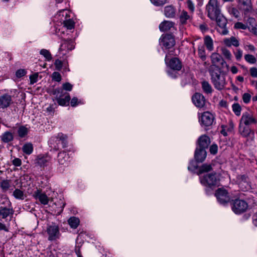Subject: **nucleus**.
I'll use <instances>...</instances> for the list:
<instances>
[{
	"mask_svg": "<svg viewBox=\"0 0 257 257\" xmlns=\"http://www.w3.org/2000/svg\"><path fill=\"white\" fill-rule=\"evenodd\" d=\"M62 89L56 88L53 91V94L56 96V100L58 103L62 106L68 105L70 100V96L68 93L65 92L64 90L70 91L73 85L68 82L62 85Z\"/></svg>",
	"mask_w": 257,
	"mask_h": 257,
	"instance_id": "f257e3e1",
	"label": "nucleus"
},
{
	"mask_svg": "<svg viewBox=\"0 0 257 257\" xmlns=\"http://www.w3.org/2000/svg\"><path fill=\"white\" fill-rule=\"evenodd\" d=\"M207 16L211 20H215L216 17L221 14L219 5L217 0H209L206 6Z\"/></svg>",
	"mask_w": 257,
	"mask_h": 257,
	"instance_id": "f03ea898",
	"label": "nucleus"
},
{
	"mask_svg": "<svg viewBox=\"0 0 257 257\" xmlns=\"http://www.w3.org/2000/svg\"><path fill=\"white\" fill-rule=\"evenodd\" d=\"M46 232L48 235V239L49 240H55L60 237V233L59 226L54 223L48 225Z\"/></svg>",
	"mask_w": 257,
	"mask_h": 257,
	"instance_id": "7ed1b4c3",
	"label": "nucleus"
},
{
	"mask_svg": "<svg viewBox=\"0 0 257 257\" xmlns=\"http://www.w3.org/2000/svg\"><path fill=\"white\" fill-rule=\"evenodd\" d=\"M200 181L202 185L209 187L217 185L218 183L216 173H210L203 177H200Z\"/></svg>",
	"mask_w": 257,
	"mask_h": 257,
	"instance_id": "20e7f679",
	"label": "nucleus"
},
{
	"mask_svg": "<svg viewBox=\"0 0 257 257\" xmlns=\"http://www.w3.org/2000/svg\"><path fill=\"white\" fill-rule=\"evenodd\" d=\"M232 210L236 214H240L248 208L247 203L243 200L236 199L232 204Z\"/></svg>",
	"mask_w": 257,
	"mask_h": 257,
	"instance_id": "39448f33",
	"label": "nucleus"
},
{
	"mask_svg": "<svg viewBox=\"0 0 257 257\" xmlns=\"http://www.w3.org/2000/svg\"><path fill=\"white\" fill-rule=\"evenodd\" d=\"M215 119L213 114L209 111H205L202 113L199 120L201 125L209 126L213 124Z\"/></svg>",
	"mask_w": 257,
	"mask_h": 257,
	"instance_id": "423d86ee",
	"label": "nucleus"
},
{
	"mask_svg": "<svg viewBox=\"0 0 257 257\" xmlns=\"http://www.w3.org/2000/svg\"><path fill=\"white\" fill-rule=\"evenodd\" d=\"M216 20L218 28V32L221 35H225L228 33L226 25L227 23V19L221 14L219 15L215 19Z\"/></svg>",
	"mask_w": 257,
	"mask_h": 257,
	"instance_id": "0eeeda50",
	"label": "nucleus"
},
{
	"mask_svg": "<svg viewBox=\"0 0 257 257\" xmlns=\"http://www.w3.org/2000/svg\"><path fill=\"white\" fill-rule=\"evenodd\" d=\"M160 43L166 49H170L175 45L174 36L169 34H163L160 39Z\"/></svg>",
	"mask_w": 257,
	"mask_h": 257,
	"instance_id": "6e6552de",
	"label": "nucleus"
},
{
	"mask_svg": "<svg viewBox=\"0 0 257 257\" xmlns=\"http://www.w3.org/2000/svg\"><path fill=\"white\" fill-rule=\"evenodd\" d=\"M211 82L214 87L219 90L223 89L225 85L226 81L224 75H219L217 76L216 73L213 74L211 78Z\"/></svg>",
	"mask_w": 257,
	"mask_h": 257,
	"instance_id": "1a4fd4ad",
	"label": "nucleus"
},
{
	"mask_svg": "<svg viewBox=\"0 0 257 257\" xmlns=\"http://www.w3.org/2000/svg\"><path fill=\"white\" fill-rule=\"evenodd\" d=\"M228 65H210L209 68V72L212 77L213 74L216 73L217 76L219 75H225L228 71Z\"/></svg>",
	"mask_w": 257,
	"mask_h": 257,
	"instance_id": "9d476101",
	"label": "nucleus"
},
{
	"mask_svg": "<svg viewBox=\"0 0 257 257\" xmlns=\"http://www.w3.org/2000/svg\"><path fill=\"white\" fill-rule=\"evenodd\" d=\"M13 103L12 96L5 93L0 96V109L5 110Z\"/></svg>",
	"mask_w": 257,
	"mask_h": 257,
	"instance_id": "9b49d317",
	"label": "nucleus"
},
{
	"mask_svg": "<svg viewBox=\"0 0 257 257\" xmlns=\"http://www.w3.org/2000/svg\"><path fill=\"white\" fill-rule=\"evenodd\" d=\"M215 196L218 201L222 204H225L228 203L230 200V197L228 192L224 189L221 188L218 189L216 191Z\"/></svg>",
	"mask_w": 257,
	"mask_h": 257,
	"instance_id": "f8f14e48",
	"label": "nucleus"
},
{
	"mask_svg": "<svg viewBox=\"0 0 257 257\" xmlns=\"http://www.w3.org/2000/svg\"><path fill=\"white\" fill-rule=\"evenodd\" d=\"M238 186L240 189L243 191L249 190L251 188L248 178L244 175H239L237 177Z\"/></svg>",
	"mask_w": 257,
	"mask_h": 257,
	"instance_id": "ddd939ff",
	"label": "nucleus"
},
{
	"mask_svg": "<svg viewBox=\"0 0 257 257\" xmlns=\"http://www.w3.org/2000/svg\"><path fill=\"white\" fill-rule=\"evenodd\" d=\"M256 123V120L251 112H245L242 114L240 120L241 124L243 123L246 126H248Z\"/></svg>",
	"mask_w": 257,
	"mask_h": 257,
	"instance_id": "4468645a",
	"label": "nucleus"
},
{
	"mask_svg": "<svg viewBox=\"0 0 257 257\" xmlns=\"http://www.w3.org/2000/svg\"><path fill=\"white\" fill-rule=\"evenodd\" d=\"M194 105L199 108H202L205 106L206 99L204 96L201 93H196L192 98Z\"/></svg>",
	"mask_w": 257,
	"mask_h": 257,
	"instance_id": "2eb2a0df",
	"label": "nucleus"
},
{
	"mask_svg": "<svg viewBox=\"0 0 257 257\" xmlns=\"http://www.w3.org/2000/svg\"><path fill=\"white\" fill-rule=\"evenodd\" d=\"M69 155L65 151H62L58 153L57 156V162L59 165L66 166L70 162Z\"/></svg>",
	"mask_w": 257,
	"mask_h": 257,
	"instance_id": "dca6fc26",
	"label": "nucleus"
},
{
	"mask_svg": "<svg viewBox=\"0 0 257 257\" xmlns=\"http://www.w3.org/2000/svg\"><path fill=\"white\" fill-rule=\"evenodd\" d=\"M181 69L182 65H167L166 71L170 76L176 78L179 72H182Z\"/></svg>",
	"mask_w": 257,
	"mask_h": 257,
	"instance_id": "f3484780",
	"label": "nucleus"
},
{
	"mask_svg": "<svg viewBox=\"0 0 257 257\" xmlns=\"http://www.w3.org/2000/svg\"><path fill=\"white\" fill-rule=\"evenodd\" d=\"M33 196L36 200H38L43 205H47L49 202V199L48 197L45 193H42L39 190L35 191Z\"/></svg>",
	"mask_w": 257,
	"mask_h": 257,
	"instance_id": "a211bd4d",
	"label": "nucleus"
},
{
	"mask_svg": "<svg viewBox=\"0 0 257 257\" xmlns=\"http://www.w3.org/2000/svg\"><path fill=\"white\" fill-rule=\"evenodd\" d=\"M14 211L12 208L7 207H0V217L2 219H7L9 216H12Z\"/></svg>",
	"mask_w": 257,
	"mask_h": 257,
	"instance_id": "6ab92c4d",
	"label": "nucleus"
},
{
	"mask_svg": "<svg viewBox=\"0 0 257 257\" xmlns=\"http://www.w3.org/2000/svg\"><path fill=\"white\" fill-rule=\"evenodd\" d=\"M57 144L61 143L63 148H65L67 146V137L65 135L62 133H59L55 137L52 138L50 141V142L54 141V140Z\"/></svg>",
	"mask_w": 257,
	"mask_h": 257,
	"instance_id": "aec40b11",
	"label": "nucleus"
},
{
	"mask_svg": "<svg viewBox=\"0 0 257 257\" xmlns=\"http://www.w3.org/2000/svg\"><path fill=\"white\" fill-rule=\"evenodd\" d=\"M206 152L205 150L203 149H196L194 157L197 162H202L206 158Z\"/></svg>",
	"mask_w": 257,
	"mask_h": 257,
	"instance_id": "412c9836",
	"label": "nucleus"
},
{
	"mask_svg": "<svg viewBox=\"0 0 257 257\" xmlns=\"http://www.w3.org/2000/svg\"><path fill=\"white\" fill-rule=\"evenodd\" d=\"M64 42L61 44L60 50L63 51L67 49L68 51L73 50L75 47L73 41L71 39H64Z\"/></svg>",
	"mask_w": 257,
	"mask_h": 257,
	"instance_id": "4be33fe9",
	"label": "nucleus"
},
{
	"mask_svg": "<svg viewBox=\"0 0 257 257\" xmlns=\"http://www.w3.org/2000/svg\"><path fill=\"white\" fill-rule=\"evenodd\" d=\"M210 143V139L208 136L205 135L201 136L198 139L199 149L205 150L208 148Z\"/></svg>",
	"mask_w": 257,
	"mask_h": 257,
	"instance_id": "5701e85b",
	"label": "nucleus"
},
{
	"mask_svg": "<svg viewBox=\"0 0 257 257\" xmlns=\"http://www.w3.org/2000/svg\"><path fill=\"white\" fill-rule=\"evenodd\" d=\"M239 4L240 6L241 9L244 11L245 14L250 12L251 10V0H239Z\"/></svg>",
	"mask_w": 257,
	"mask_h": 257,
	"instance_id": "b1692460",
	"label": "nucleus"
},
{
	"mask_svg": "<svg viewBox=\"0 0 257 257\" xmlns=\"http://www.w3.org/2000/svg\"><path fill=\"white\" fill-rule=\"evenodd\" d=\"M174 28V23L171 21H164L159 25V29L162 32L169 31Z\"/></svg>",
	"mask_w": 257,
	"mask_h": 257,
	"instance_id": "393cba45",
	"label": "nucleus"
},
{
	"mask_svg": "<svg viewBox=\"0 0 257 257\" xmlns=\"http://www.w3.org/2000/svg\"><path fill=\"white\" fill-rule=\"evenodd\" d=\"M165 63L166 64H181V63L178 58L172 56L170 53L166 56Z\"/></svg>",
	"mask_w": 257,
	"mask_h": 257,
	"instance_id": "a878e982",
	"label": "nucleus"
},
{
	"mask_svg": "<svg viewBox=\"0 0 257 257\" xmlns=\"http://www.w3.org/2000/svg\"><path fill=\"white\" fill-rule=\"evenodd\" d=\"M223 42L227 47H230L232 45L237 47L239 45L238 40L233 36L231 37L230 38H226L224 39Z\"/></svg>",
	"mask_w": 257,
	"mask_h": 257,
	"instance_id": "bb28decb",
	"label": "nucleus"
},
{
	"mask_svg": "<svg viewBox=\"0 0 257 257\" xmlns=\"http://www.w3.org/2000/svg\"><path fill=\"white\" fill-rule=\"evenodd\" d=\"M165 16L168 18H174L176 15L175 8L172 6H166L164 9Z\"/></svg>",
	"mask_w": 257,
	"mask_h": 257,
	"instance_id": "cd10ccee",
	"label": "nucleus"
},
{
	"mask_svg": "<svg viewBox=\"0 0 257 257\" xmlns=\"http://www.w3.org/2000/svg\"><path fill=\"white\" fill-rule=\"evenodd\" d=\"M1 138L3 142L8 143L13 140L14 136L12 133L6 132L2 135Z\"/></svg>",
	"mask_w": 257,
	"mask_h": 257,
	"instance_id": "c85d7f7f",
	"label": "nucleus"
},
{
	"mask_svg": "<svg viewBox=\"0 0 257 257\" xmlns=\"http://www.w3.org/2000/svg\"><path fill=\"white\" fill-rule=\"evenodd\" d=\"M204 45L206 48L210 51L213 49V42L212 38L209 36H206L204 38Z\"/></svg>",
	"mask_w": 257,
	"mask_h": 257,
	"instance_id": "c756f323",
	"label": "nucleus"
},
{
	"mask_svg": "<svg viewBox=\"0 0 257 257\" xmlns=\"http://www.w3.org/2000/svg\"><path fill=\"white\" fill-rule=\"evenodd\" d=\"M211 58L213 64L219 63L220 64H223L224 62L222 56L218 53H213L211 55Z\"/></svg>",
	"mask_w": 257,
	"mask_h": 257,
	"instance_id": "7c9ffc66",
	"label": "nucleus"
},
{
	"mask_svg": "<svg viewBox=\"0 0 257 257\" xmlns=\"http://www.w3.org/2000/svg\"><path fill=\"white\" fill-rule=\"evenodd\" d=\"M201 86L204 93L206 94H211L212 92V87L208 82L206 81H203L201 82Z\"/></svg>",
	"mask_w": 257,
	"mask_h": 257,
	"instance_id": "2f4dec72",
	"label": "nucleus"
},
{
	"mask_svg": "<svg viewBox=\"0 0 257 257\" xmlns=\"http://www.w3.org/2000/svg\"><path fill=\"white\" fill-rule=\"evenodd\" d=\"M68 223L71 228L75 229L79 224L80 221L78 218L73 216L68 220Z\"/></svg>",
	"mask_w": 257,
	"mask_h": 257,
	"instance_id": "473e14b6",
	"label": "nucleus"
},
{
	"mask_svg": "<svg viewBox=\"0 0 257 257\" xmlns=\"http://www.w3.org/2000/svg\"><path fill=\"white\" fill-rule=\"evenodd\" d=\"M212 169V166L210 164H203L198 168V175H200L202 173L208 172Z\"/></svg>",
	"mask_w": 257,
	"mask_h": 257,
	"instance_id": "72a5a7b5",
	"label": "nucleus"
},
{
	"mask_svg": "<svg viewBox=\"0 0 257 257\" xmlns=\"http://www.w3.org/2000/svg\"><path fill=\"white\" fill-rule=\"evenodd\" d=\"M239 131L240 134L244 137H247L251 132L248 127L243 126L241 123L239 125Z\"/></svg>",
	"mask_w": 257,
	"mask_h": 257,
	"instance_id": "f704fd0d",
	"label": "nucleus"
},
{
	"mask_svg": "<svg viewBox=\"0 0 257 257\" xmlns=\"http://www.w3.org/2000/svg\"><path fill=\"white\" fill-rule=\"evenodd\" d=\"M60 19L63 21V24H64V27L69 30H71L72 29L74 28V23L71 19H63L62 18H61Z\"/></svg>",
	"mask_w": 257,
	"mask_h": 257,
	"instance_id": "c9c22d12",
	"label": "nucleus"
},
{
	"mask_svg": "<svg viewBox=\"0 0 257 257\" xmlns=\"http://www.w3.org/2000/svg\"><path fill=\"white\" fill-rule=\"evenodd\" d=\"M22 150L26 154L30 155L33 152V146L31 143L26 144L23 146Z\"/></svg>",
	"mask_w": 257,
	"mask_h": 257,
	"instance_id": "e433bc0d",
	"label": "nucleus"
},
{
	"mask_svg": "<svg viewBox=\"0 0 257 257\" xmlns=\"http://www.w3.org/2000/svg\"><path fill=\"white\" fill-rule=\"evenodd\" d=\"M40 53L45 58V61H50L52 59V55L48 50L44 49H42L40 51Z\"/></svg>",
	"mask_w": 257,
	"mask_h": 257,
	"instance_id": "4c0bfd02",
	"label": "nucleus"
},
{
	"mask_svg": "<svg viewBox=\"0 0 257 257\" xmlns=\"http://www.w3.org/2000/svg\"><path fill=\"white\" fill-rule=\"evenodd\" d=\"M13 195L17 199L24 200L25 198L24 192L19 189H16L14 190Z\"/></svg>",
	"mask_w": 257,
	"mask_h": 257,
	"instance_id": "58836bf2",
	"label": "nucleus"
},
{
	"mask_svg": "<svg viewBox=\"0 0 257 257\" xmlns=\"http://www.w3.org/2000/svg\"><path fill=\"white\" fill-rule=\"evenodd\" d=\"M28 128L24 126H21L18 130V134L21 138L25 137L28 134Z\"/></svg>",
	"mask_w": 257,
	"mask_h": 257,
	"instance_id": "ea45409f",
	"label": "nucleus"
},
{
	"mask_svg": "<svg viewBox=\"0 0 257 257\" xmlns=\"http://www.w3.org/2000/svg\"><path fill=\"white\" fill-rule=\"evenodd\" d=\"M232 111L237 116H239L241 114V107L238 103H234L232 105Z\"/></svg>",
	"mask_w": 257,
	"mask_h": 257,
	"instance_id": "a19ab883",
	"label": "nucleus"
},
{
	"mask_svg": "<svg viewBox=\"0 0 257 257\" xmlns=\"http://www.w3.org/2000/svg\"><path fill=\"white\" fill-rule=\"evenodd\" d=\"M190 18L188 13L186 11H183L180 15V21L182 24L186 23L187 20Z\"/></svg>",
	"mask_w": 257,
	"mask_h": 257,
	"instance_id": "79ce46f5",
	"label": "nucleus"
},
{
	"mask_svg": "<svg viewBox=\"0 0 257 257\" xmlns=\"http://www.w3.org/2000/svg\"><path fill=\"white\" fill-rule=\"evenodd\" d=\"M27 74L26 70L24 69H20L16 72V77L18 79L21 78Z\"/></svg>",
	"mask_w": 257,
	"mask_h": 257,
	"instance_id": "37998d69",
	"label": "nucleus"
},
{
	"mask_svg": "<svg viewBox=\"0 0 257 257\" xmlns=\"http://www.w3.org/2000/svg\"><path fill=\"white\" fill-rule=\"evenodd\" d=\"M244 59L248 63L253 64L256 62L255 57L250 54H246L244 56Z\"/></svg>",
	"mask_w": 257,
	"mask_h": 257,
	"instance_id": "c03bdc74",
	"label": "nucleus"
},
{
	"mask_svg": "<svg viewBox=\"0 0 257 257\" xmlns=\"http://www.w3.org/2000/svg\"><path fill=\"white\" fill-rule=\"evenodd\" d=\"M10 187V182L9 180H3L1 183V187L3 190H7Z\"/></svg>",
	"mask_w": 257,
	"mask_h": 257,
	"instance_id": "a18cd8bd",
	"label": "nucleus"
},
{
	"mask_svg": "<svg viewBox=\"0 0 257 257\" xmlns=\"http://www.w3.org/2000/svg\"><path fill=\"white\" fill-rule=\"evenodd\" d=\"M251 98V94L249 93H244L242 95V100L245 104L248 103Z\"/></svg>",
	"mask_w": 257,
	"mask_h": 257,
	"instance_id": "49530a36",
	"label": "nucleus"
},
{
	"mask_svg": "<svg viewBox=\"0 0 257 257\" xmlns=\"http://www.w3.org/2000/svg\"><path fill=\"white\" fill-rule=\"evenodd\" d=\"M38 76V73H35L34 74L30 76L29 78L31 84H33L37 82Z\"/></svg>",
	"mask_w": 257,
	"mask_h": 257,
	"instance_id": "de8ad7c7",
	"label": "nucleus"
},
{
	"mask_svg": "<svg viewBox=\"0 0 257 257\" xmlns=\"http://www.w3.org/2000/svg\"><path fill=\"white\" fill-rule=\"evenodd\" d=\"M156 6H162L166 4L167 0H150Z\"/></svg>",
	"mask_w": 257,
	"mask_h": 257,
	"instance_id": "09e8293b",
	"label": "nucleus"
},
{
	"mask_svg": "<svg viewBox=\"0 0 257 257\" xmlns=\"http://www.w3.org/2000/svg\"><path fill=\"white\" fill-rule=\"evenodd\" d=\"M47 162H48V160L46 158L42 157L41 158H39L38 159L37 163L40 166H45L47 165Z\"/></svg>",
	"mask_w": 257,
	"mask_h": 257,
	"instance_id": "8fccbe9b",
	"label": "nucleus"
},
{
	"mask_svg": "<svg viewBox=\"0 0 257 257\" xmlns=\"http://www.w3.org/2000/svg\"><path fill=\"white\" fill-rule=\"evenodd\" d=\"M198 54L200 57L202 59L204 60L206 58L205 50L203 47L198 48Z\"/></svg>",
	"mask_w": 257,
	"mask_h": 257,
	"instance_id": "3c124183",
	"label": "nucleus"
},
{
	"mask_svg": "<svg viewBox=\"0 0 257 257\" xmlns=\"http://www.w3.org/2000/svg\"><path fill=\"white\" fill-rule=\"evenodd\" d=\"M70 104L71 106L75 107L76 106L79 105V104H81V101L79 100L77 97H74L72 98L70 101Z\"/></svg>",
	"mask_w": 257,
	"mask_h": 257,
	"instance_id": "603ef678",
	"label": "nucleus"
},
{
	"mask_svg": "<svg viewBox=\"0 0 257 257\" xmlns=\"http://www.w3.org/2000/svg\"><path fill=\"white\" fill-rule=\"evenodd\" d=\"M52 77L53 80L57 82H59L61 80V76L60 74L58 72H53Z\"/></svg>",
	"mask_w": 257,
	"mask_h": 257,
	"instance_id": "864d4df0",
	"label": "nucleus"
},
{
	"mask_svg": "<svg viewBox=\"0 0 257 257\" xmlns=\"http://www.w3.org/2000/svg\"><path fill=\"white\" fill-rule=\"evenodd\" d=\"M229 12L231 15H233L235 18H238L239 17V13L238 11L235 8H232L230 9Z\"/></svg>",
	"mask_w": 257,
	"mask_h": 257,
	"instance_id": "5fc2aeb1",
	"label": "nucleus"
},
{
	"mask_svg": "<svg viewBox=\"0 0 257 257\" xmlns=\"http://www.w3.org/2000/svg\"><path fill=\"white\" fill-rule=\"evenodd\" d=\"M55 204L57 206L58 208H60L61 211L63 210V208L65 205V202L61 199H60L59 201L57 203H55Z\"/></svg>",
	"mask_w": 257,
	"mask_h": 257,
	"instance_id": "6e6d98bb",
	"label": "nucleus"
},
{
	"mask_svg": "<svg viewBox=\"0 0 257 257\" xmlns=\"http://www.w3.org/2000/svg\"><path fill=\"white\" fill-rule=\"evenodd\" d=\"M222 54L224 55V56L226 58L230 59L231 58V54L230 52L227 50L226 48H222L221 49Z\"/></svg>",
	"mask_w": 257,
	"mask_h": 257,
	"instance_id": "4d7b16f0",
	"label": "nucleus"
},
{
	"mask_svg": "<svg viewBox=\"0 0 257 257\" xmlns=\"http://www.w3.org/2000/svg\"><path fill=\"white\" fill-rule=\"evenodd\" d=\"M55 33H56V34L57 35H58L59 37H60L63 40V41H64V39H65L63 37V35H64L65 34L64 33V31L63 30V28L62 29H56V31H55Z\"/></svg>",
	"mask_w": 257,
	"mask_h": 257,
	"instance_id": "13d9d810",
	"label": "nucleus"
},
{
	"mask_svg": "<svg viewBox=\"0 0 257 257\" xmlns=\"http://www.w3.org/2000/svg\"><path fill=\"white\" fill-rule=\"evenodd\" d=\"M218 150L217 146L215 144L212 145L210 147V152L211 154L215 155L217 153Z\"/></svg>",
	"mask_w": 257,
	"mask_h": 257,
	"instance_id": "bf43d9fd",
	"label": "nucleus"
},
{
	"mask_svg": "<svg viewBox=\"0 0 257 257\" xmlns=\"http://www.w3.org/2000/svg\"><path fill=\"white\" fill-rule=\"evenodd\" d=\"M234 28L236 29H241L242 30H245L246 29V26L240 22H237L235 24Z\"/></svg>",
	"mask_w": 257,
	"mask_h": 257,
	"instance_id": "052dcab7",
	"label": "nucleus"
},
{
	"mask_svg": "<svg viewBox=\"0 0 257 257\" xmlns=\"http://www.w3.org/2000/svg\"><path fill=\"white\" fill-rule=\"evenodd\" d=\"M234 55L235 56V58L237 60H240L242 56V52L241 50L239 49H237L236 51L234 53Z\"/></svg>",
	"mask_w": 257,
	"mask_h": 257,
	"instance_id": "680f3d73",
	"label": "nucleus"
},
{
	"mask_svg": "<svg viewBox=\"0 0 257 257\" xmlns=\"http://www.w3.org/2000/svg\"><path fill=\"white\" fill-rule=\"evenodd\" d=\"M58 15L59 17L62 16V17H65L64 19H66L67 17H69L68 13L64 10L60 11L58 14Z\"/></svg>",
	"mask_w": 257,
	"mask_h": 257,
	"instance_id": "e2e57ef3",
	"label": "nucleus"
},
{
	"mask_svg": "<svg viewBox=\"0 0 257 257\" xmlns=\"http://www.w3.org/2000/svg\"><path fill=\"white\" fill-rule=\"evenodd\" d=\"M250 73L252 77H257V68L255 67H252L250 69Z\"/></svg>",
	"mask_w": 257,
	"mask_h": 257,
	"instance_id": "0e129e2a",
	"label": "nucleus"
},
{
	"mask_svg": "<svg viewBox=\"0 0 257 257\" xmlns=\"http://www.w3.org/2000/svg\"><path fill=\"white\" fill-rule=\"evenodd\" d=\"M13 164L17 167H19L22 164V161L19 158H15L13 161Z\"/></svg>",
	"mask_w": 257,
	"mask_h": 257,
	"instance_id": "69168bd1",
	"label": "nucleus"
},
{
	"mask_svg": "<svg viewBox=\"0 0 257 257\" xmlns=\"http://www.w3.org/2000/svg\"><path fill=\"white\" fill-rule=\"evenodd\" d=\"M0 230H4L7 232L9 231V229L6 225L2 222H0Z\"/></svg>",
	"mask_w": 257,
	"mask_h": 257,
	"instance_id": "338daca9",
	"label": "nucleus"
},
{
	"mask_svg": "<svg viewBox=\"0 0 257 257\" xmlns=\"http://www.w3.org/2000/svg\"><path fill=\"white\" fill-rule=\"evenodd\" d=\"M187 5L188 8L192 11L194 10V6L193 3L190 1H187Z\"/></svg>",
	"mask_w": 257,
	"mask_h": 257,
	"instance_id": "774afa93",
	"label": "nucleus"
}]
</instances>
